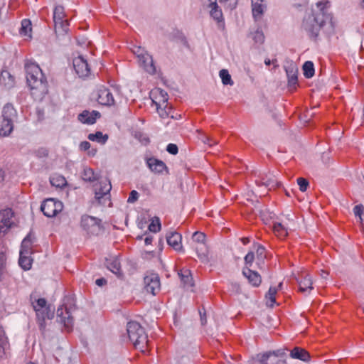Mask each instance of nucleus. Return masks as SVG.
Segmentation results:
<instances>
[{"label": "nucleus", "instance_id": "obj_40", "mask_svg": "<svg viewBox=\"0 0 364 364\" xmlns=\"http://www.w3.org/2000/svg\"><path fill=\"white\" fill-rule=\"evenodd\" d=\"M82 178L85 181L92 182L96 180L95 174L90 168H85L82 173Z\"/></svg>", "mask_w": 364, "mask_h": 364}, {"label": "nucleus", "instance_id": "obj_15", "mask_svg": "<svg viewBox=\"0 0 364 364\" xmlns=\"http://www.w3.org/2000/svg\"><path fill=\"white\" fill-rule=\"evenodd\" d=\"M252 14L255 21H260L267 10L264 0H252Z\"/></svg>", "mask_w": 364, "mask_h": 364}, {"label": "nucleus", "instance_id": "obj_26", "mask_svg": "<svg viewBox=\"0 0 364 364\" xmlns=\"http://www.w3.org/2000/svg\"><path fill=\"white\" fill-rule=\"evenodd\" d=\"M210 16L213 17L214 20H215L218 23L219 26H223V13L220 9H219L218 6L216 2H212L210 4Z\"/></svg>", "mask_w": 364, "mask_h": 364}, {"label": "nucleus", "instance_id": "obj_36", "mask_svg": "<svg viewBox=\"0 0 364 364\" xmlns=\"http://www.w3.org/2000/svg\"><path fill=\"white\" fill-rule=\"evenodd\" d=\"M88 139L92 141H97L101 144H105L108 140V135L103 134L101 132L89 134Z\"/></svg>", "mask_w": 364, "mask_h": 364}, {"label": "nucleus", "instance_id": "obj_42", "mask_svg": "<svg viewBox=\"0 0 364 364\" xmlns=\"http://www.w3.org/2000/svg\"><path fill=\"white\" fill-rule=\"evenodd\" d=\"M220 77L224 85H233L231 76L227 70L223 69L220 71Z\"/></svg>", "mask_w": 364, "mask_h": 364}, {"label": "nucleus", "instance_id": "obj_43", "mask_svg": "<svg viewBox=\"0 0 364 364\" xmlns=\"http://www.w3.org/2000/svg\"><path fill=\"white\" fill-rule=\"evenodd\" d=\"M192 240L195 245H199L200 243H205V235L201 232H195L193 234Z\"/></svg>", "mask_w": 364, "mask_h": 364}, {"label": "nucleus", "instance_id": "obj_7", "mask_svg": "<svg viewBox=\"0 0 364 364\" xmlns=\"http://www.w3.org/2000/svg\"><path fill=\"white\" fill-rule=\"evenodd\" d=\"M64 8L61 6L55 7L53 11V21L55 23V31L60 34L66 33L68 31L69 23L65 18Z\"/></svg>", "mask_w": 364, "mask_h": 364}, {"label": "nucleus", "instance_id": "obj_55", "mask_svg": "<svg viewBox=\"0 0 364 364\" xmlns=\"http://www.w3.org/2000/svg\"><path fill=\"white\" fill-rule=\"evenodd\" d=\"M95 283H96V284L97 286L102 287V286L105 285L107 283V281L104 278H100V279H97L95 281Z\"/></svg>", "mask_w": 364, "mask_h": 364}, {"label": "nucleus", "instance_id": "obj_52", "mask_svg": "<svg viewBox=\"0 0 364 364\" xmlns=\"http://www.w3.org/2000/svg\"><path fill=\"white\" fill-rule=\"evenodd\" d=\"M291 73H292V74L291 75L289 74H288L289 83L291 85H294L297 82V75H296L295 73H293L292 71Z\"/></svg>", "mask_w": 364, "mask_h": 364}, {"label": "nucleus", "instance_id": "obj_53", "mask_svg": "<svg viewBox=\"0 0 364 364\" xmlns=\"http://www.w3.org/2000/svg\"><path fill=\"white\" fill-rule=\"evenodd\" d=\"M202 140L204 144H207L210 146H212L213 145L218 144V141L216 140H213L209 136H205Z\"/></svg>", "mask_w": 364, "mask_h": 364}, {"label": "nucleus", "instance_id": "obj_1", "mask_svg": "<svg viewBox=\"0 0 364 364\" xmlns=\"http://www.w3.org/2000/svg\"><path fill=\"white\" fill-rule=\"evenodd\" d=\"M26 77L31 94L36 100H41L48 92V82L41 68L31 60L25 63Z\"/></svg>", "mask_w": 364, "mask_h": 364}, {"label": "nucleus", "instance_id": "obj_41", "mask_svg": "<svg viewBox=\"0 0 364 364\" xmlns=\"http://www.w3.org/2000/svg\"><path fill=\"white\" fill-rule=\"evenodd\" d=\"M149 230L152 232H158L160 231L161 223L158 217H154L151 219V223L149 225Z\"/></svg>", "mask_w": 364, "mask_h": 364}, {"label": "nucleus", "instance_id": "obj_14", "mask_svg": "<svg viewBox=\"0 0 364 364\" xmlns=\"http://www.w3.org/2000/svg\"><path fill=\"white\" fill-rule=\"evenodd\" d=\"M112 189V185L108 179H104L99 183V187L95 188V198L100 203H102V199H109V192Z\"/></svg>", "mask_w": 364, "mask_h": 364}, {"label": "nucleus", "instance_id": "obj_48", "mask_svg": "<svg viewBox=\"0 0 364 364\" xmlns=\"http://www.w3.org/2000/svg\"><path fill=\"white\" fill-rule=\"evenodd\" d=\"M7 343V338L5 336L4 331L0 328V347L4 348Z\"/></svg>", "mask_w": 364, "mask_h": 364}, {"label": "nucleus", "instance_id": "obj_51", "mask_svg": "<svg viewBox=\"0 0 364 364\" xmlns=\"http://www.w3.org/2000/svg\"><path fill=\"white\" fill-rule=\"evenodd\" d=\"M166 151L171 154L178 153V146L174 144H169L166 147Z\"/></svg>", "mask_w": 364, "mask_h": 364}, {"label": "nucleus", "instance_id": "obj_19", "mask_svg": "<svg viewBox=\"0 0 364 364\" xmlns=\"http://www.w3.org/2000/svg\"><path fill=\"white\" fill-rule=\"evenodd\" d=\"M272 231L275 236L281 240H283L286 238L289 234V228L287 224L274 222L272 225Z\"/></svg>", "mask_w": 364, "mask_h": 364}, {"label": "nucleus", "instance_id": "obj_18", "mask_svg": "<svg viewBox=\"0 0 364 364\" xmlns=\"http://www.w3.org/2000/svg\"><path fill=\"white\" fill-rule=\"evenodd\" d=\"M181 240V234L176 232H171L166 237L167 243L176 251L182 250Z\"/></svg>", "mask_w": 364, "mask_h": 364}, {"label": "nucleus", "instance_id": "obj_12", "mask_svg": "<svg viewBox=\"0 0 364 364\" xmlns=\"http://www.w3.org/2000/svg\"><path fill=\"white\" fill-rule=\"evenodd\" d=\"M73 67L76 73L80 77H87L90 73V68L87 61L81 55L73 59Z\"/></svg>", "mask_w": 364, "mask_h": 364}, {"label": "nucleus", "instance_id": "obj_34", "mask_svg": "<svg viewBox=\"0 0 364 364\" xmlns=\"http://www.w3.org/2000/svg\"><path fill=\"white\" fill-rule=\"evenodd\" d=\"M107 268L114 274H115L118 277H120L122 275L121 265L117 259H114L107 262Z\"/></svg>", "mask_w": 364, "mask_h": 364}, {"label": "nucleus", "instance_id": "obj_29", "mask_svg": "<svg viewBox=\"0 0 364 364\" xmlns=\"http://www.w3.org/2000/svg\"><path fill=\"white\" fill-rule=\"evenodd\" d=\"M259 360L262 364H278L279 362L278 355L274 352L263 354Z\"/></svg>", "mask_w": 364, "mask_h": 364}, {"label": "nucleus", "instance_id": "obj_4", "mask_svg": "<svg viewBox=\"0 0 364 364\" xmlns=\"http://www.w3.org/2000/svg\"><path fill=\"white\" fill-rule=\"evenodd\" d=\"M151 96L159 114L163 118L168 117L171 113V107L168 103L167 93L161 89L156 88L151 92Z\"/></svg>", "mask_w": 364, "mask_h": 364}, {"label": "nucleus", "instance_id": "obj_57", "mask_svg": "<svg viewBox=\"0 0 364 364\" xmlns=\"http://www.w3.org/2000/svg\"><path fill=\"white\" fill-rule=\"evenodd\" d=\"M153 241V237L152 236H148L145 238L144 242L146 245H151Z\"/></svg>", "mask_w": 364, "mask_h": 364}, {"label": "nucleus", "instance_id": "obj_44", "mask_svg": "<svg viewBox=\"0 0 364 364\" xmlns=\"http://www.w3.org/2000/svg\"><path fill=\"white\" fill-rule=\"evenodd\" d=\"M354 214L359 218L360 222H364V207L361 205H355L353 208Z\"/></svg>", "mask_w": 364, "mask_h": 364}, {"label": "nucleus", "instance_id": "obj_63", "mask_svg": "<svg viewBox=\"0 0 364 364\" xmlns=\"http://www.w3.org/2000/svg\"><path fill=\"white\" fill-rule=\"evenodd\" d=\"M323 273H324V274H323V276H325V274H327V273H326V272H323Z\"/></svg>", "mask_w": 364, "mask_h": 364}, {"label": "nucleus", "instance_id": "obj_47", "mask_svg": "<svg viewBox=\"0 0 364 364\" xmlns=\"http://www.w3.org/2000/svg\"><path fill=\"white\" fill-rule=\"evenodd\" d=\"M297 183L299 186V190L302 192L306 191L309 186L308 181L304 178H297Z\"/></svg>", "mask_w": 364, "mask_h": 364}, {"label": "nucleus", "instance_id": "obj_45", "mask_svg": "<svg viewBox=\"0 0 364 364\" xmlns=\"http://www.w3.org/2000/svg\"><path fill=\"white\" fill-rule=\"evenodd\" d=\"M220 4H223L224 6L233 9L237 4V0H218Z\"/></svg>", "mask_w": 364, "mask_h": 364}, {"label": "nucleus", "instance_id": "obj_50", "mask_svg": "<svg viewBox=\"0 0 364 364\" xmlns=\"http://www.w3.org/2000/svg\"><path fill=\"white\" fill-rule=\"evenodd\" d=\"M255 259V255L252 252H248L245 257V262L247 264L251 265Z\"/></svg>", "mask_w": 364, "mask_h": 364}, {"label": "nucleus", "instance_id": "obj_17", "mask_svg": "<svg viewBox=\"0 0 364 364\" xmlns=\"http://www.w3.org/2000/svg\"><path fill=\"white\" fill-rule=\"evenodd\" d=\"M100 117V114L97 111L93 110L90 112L88 110H84L78 115L77 118L78 120L83 124H93Z\"/></svg>", "mask_w": 364, "mask_h": 364}, {"label": "nucleus", "instance_id": "obj_25", "mask_svg": "<svg viewBox=\"0 0 364 364\" xmlns=\"http://www.w3.org/2000/svg\"><path fill=\"white\" fill-rule=\"evenodd\" d=\"M290 356L294 359H299L302 361H308L310 359L309 352L300 347L294 348L290 352Z\"/></svg>", "mask_w": 364, "mask_h": 364}, {"label": "nucleus", "instance_id": "obj_11", "mask_svg": "<svg viewBox=\"0 0 364 364\" xmlns=\"http://www.w3.org/2000/svg\"><path fill=\"white\" fill-rule=\"evenodd\" d=\"M57 317L59 319V322L63 324L67 331L69 332L72 330L73 326V318L67 306L63 305L58 309Z\"/></svg>", "mask_w": 364, "mask_h": 364}, {"label": "nucleus", "instance_id": "obj_39", "mask_svg": "<svg viewBox=\"0 0 364 364\" xmlns=\"http://www.w3.org/2000/svg\"><path fill=\"white\" fill-rule=\"evenodd\" d=\"M304 75L306 78H311L314 75V66L311 61H306L303 65Z\"/></svg>", "mask_w": 364, "mask_h": 364}, {"label": "nucleus", "instance_id": "obj_49", "mask_svg": "<svg viewBox=\"0 0 364 364\" xmlns=\"http://www.w3.org/2000/svg\"><path fill=\"white\" fill-rule=\"evenodd\" d=\"M139 198V193L136 191H132L129 193V196L128 198L127 202L128 203H134L138 200Z\"/></svg>", "mask_w": 364, "mask_h": 364}, {"label": "nucleus", "instance_id": "obj_3", "mask_svg": "<svg viewBox=\"0 0 364 364\" xmlns=\"http://www.w3.org/2000/svg\"><path fill=\"white\" fill-rule=\"evenodd\" d=\"M127 331L130 341L136 349L142 353L148 350V336L144 328L139 323L136 321L128 322Z\"/></svg>", "mask_w": 364, "mask_h": 364}, {"label": "nucleus", "instance_id": "obj_54", "mask_svg": "<svg viewBox=\"0 0 364 364\" xmlns=\"http://www.w3.org/2000/svg\"><path fill=\"white\" fill-rule=\"evenodd\" d=\"M90 148V142L87 141H82L80 144V149L82 151H87Z\"/></svg>", "mask_w": 364, "mask_h": 364}, {"label": "nucleus", "instance_id": "obj_60", "mask_svg": "<svg viewBox=\"0 0 364 364\" xmlns=\"http://www.w3.org/2000/svg\"><path fill=\"white\" fill-rule=\"evenodd\" d=\"M5 259V255L3 253H0V261H4Z\"/></svg>", "mask_w": 364, "mask_h": 364}, {"label": "nucleus", "instance_id": "obj_31", "mask_svg": "<svg viewBox=\"0 0 364 364\" xmlns=\"http://www.w3.org/2000/svg\"><path fill=\"white\" fill-rule=\"evenodd\" d=\"M50 182L53 186L63 188L67 185V181L64 176L60 174H54L50 178Z\"/></svg>", "mask_w": 364, "mask_h": 364}, {"label": "nucleus", "instance_id": "obj_37", "mask_svg": "<svg viewBox=\"0 0 364 364\" xmlns=\"http://www.w3.org/2000/svg\"><path fill=\"white\" fill-rule=\"evenodd\" d=\"M20 253L26 255H31L32 253V241L29 235L26 237L21 246Z\"/></svg>", "mask_w": 364, "mask_h": 364}, {"label": "nucleus", "instance_id": "obj_21", "mask_svg": "<svg viewBox=\"0 0 364 364\" xmlns=\"http://www.w3.org/2000/svg\"><path fill=\"white\" fill-rule=\"evenodd\" d=\"M299 291L304 294H309L313 289V282L309 274L302 276L299 280Z\"/></svg>", "mask_w": 364, "mask_h": 364}, {"label": "nucleus", "instance_id": "obj_46", "mask_svg": "<svg viewBox=\"0 0 364 364\" xmlns=\"http://www.w3.org/2000/svg\"><path fill=\"white\" fill-rule=\"evenodd\" d=\"M253 40L255 43L262 44L264 41V36L261 31H256L253 34Z\"/></svg>", "mask_w": 364, "mask_h": 364}, {"label": "nucleus", "instance_id": "obj_61", "mask_svg": "<svg viewBox=\"0 0 364 364\" xmlns=\"http://www.w3.org/2000/svg\"><path fill=\"white\" fill-rule=\"evenodd\" d=\"M201 321H202V323L204 324L205 323V319H203V317L201 316Z\"/></svg>", "mask_w": 364, "mask_h": 364}, {"label": "nucleus", "instance_id": "obj_58", "mask_svg": "<svg viewBox=\"0 0 364 364\" xmlns=\"http://www.w3.org/2000/svg\"><path fill=\"white\" fill-rule=\"evenodd\" d=\"M241 240H242V242L244 245H247V243H249V242H250V240H249V238H248V237H242V238L241 239Z\"/></svg>", "mask_w": 364, "mask_h": 364}, {"label": "nucleus", "instance_id": "obj_56", "mask_svg": "<svg viewBox=\"0 0 364 364\" xmlns=\"http://www.w3.org/2000/svg\"><path fill=\"white\" fill-rule=\"evenodd\" d=\"M277 60H273L272 61L270 59L267 58L264 60V63L267 66L269 65L271 63H272L274 65V67H277L278 65L277 64Z\"/></svg>", "mask_w": 364, "mask_h": 364}, {"label": "nucleus", "instance_id": "obj_35", "mask_svg": "<svg viewBox=\"0 0 364 364\" xmlns=\"http://www.w3.org/2000/svg\"><path fill=\"white\" fill-rule=\"evenodd\" d=\"M32 261L31 255L20 253L18 264L24 270H29L31 268Z\"/></svg>", "mask_w": 364, "mask_h": 364}, {"label": "nucleus", "instance_id": "obj_20", "mask_svg": "<svg viewBox=\"0 0 364 364\" xmlns=\"http://www.w3.org/2000/svg\"><path fill=\"white\" fill-rule=\"evenodd\" d=\"M147 165L151 171L156 173H162L167 169V166L162 161L154 158H150L147 160Z\"/></svg>", "mask_w": 364, "mask_h": 364}, {"label": "nucleus", "instance_id": "obj_28", "mask_svg": "<svg viewBox=\"0 0 364 364\" xmlns=\"http://www.w3.org/2000/svg\"><path fill=\"white\" fill-rule=\"evenodd\" d=\"M15 115L16 110L11 105L7 104L3 107L1 117L4 121L8 120L13 122V118Z\"/></svg>", "mask_w": 364, "mask_h": 364}, {"label": "nucleus", "instance_id": "obj_23", "mask_svg": "<svg viewBox=\"0 0 364 364\" xmlns=\"http://www.w3.org/2000/svg\"><path fill=\"white\" fill-rule=\"evenodd\" d=\"M0 84L6 89H10L14 86V77L7 70H3L0 74Z\"/></svg>", "mask_w": 364, "mask_h": 364}, {"label": "nucleus", "instance_id": "obj_64", "mask_svg": "<svg viewBox=\"0 0 364 364\" xmlns=\"http://www.w3.org/2000/svg\"><path fill=\"white\" fill-rule=\"evenodd\" d=\"M363 2L364 3V0H363Z\"/></svg>", "mask_w": 364, "mask_h": 364}, {"label": "nucleus", "instance_id": "obj_24", "mask_svg": "<svg viewBox=\"0 0 364 364\" xmlns=\"http://www.w3.org/2000/svg\"><path fill=\"white\" fill-rule=\"evenodd\" d=\"M178 274L181 279V282L185 287H191L194 285L193 279L190 269L187 268H182L180 269Z\"/></svg>", "mask_w": 364, "mask_h": 364}, {"label": "nucleus", "instance_id": "obj_13", "mask_svg": "<svg viewBox=\"0 0 364 364\" xmlns=\"http://www.w3.org/2000/svg\"><path fill=\"white\" fill-rule=\"evenodd\" d=\"M97 101L105 106H111L114 104V97L110 90L104 87H100L97 90Z\"/></svg>", "mask_w": 364, "mask_h": 364}, {"label": "nucleus", "instance_id": "obj_5", "mask_svg": "<svg viewBox=\"0 0 364 364\" xmlns=\"http://www.w3.org/2000/svg\"><path fill=\"white\" fill-rule=\"evenodd\" d=\"M33 309L36 313L37 318L41 328H44L46 319H51L53 317V310L50 306H47V301L43 298L36 299L32 302Z\"/></svg>", "mask_w": 364, "mask_h": 364}, {"label": "nucleus", "instance_id": "obj_8", "mask_svg": "<svg viewBox=\"0 0 364 364\" xmlns=\"http://www.w3.org/2000/svg\"><path fill=\"white\" fill-rule=\"evenodd\" d=\"M63 208V205L62 202L53 198L46 199L41 206V211L48 218L55 216L58 213L62 211Z\"/></svg>", "mask_w": 364, "mask_h": 364}, {"label": "nucleus", "instance_id": "obj_22", "mask_svg": "<svg viewBox=\"0 0 364 364\" xmlns=\"http://www.w3.org/2000/svg\"><path fill=\"white\" fill-rule=\"evenodd\" d=\"M242 273L252 286L258 287L261 284V276L257 272L252 271L250 269H244Z\"/></svg>", "mask_w": 364, "mask_h": 364}, {"label": "nucleus", "instance_id": "obj_16", "mask_svg": "<svg viewBox=\"0 0 364 364\" xmlns=\"http://www.w3.org/2000/svg\"><path fill=\"white\" fill-rule=\"evenodd\" d=\"M140 48H138L137 53H139ZM139 62L144 69L150 74L156 73V68L154 64L152 57L148 53H138Z\"/></svg>", "mask_w": 364, "mask_h": 364}, {"label": "nucleus", "instance_id": "obj_6", "mask_svg": "<svg viewBox=\"0 0 364 364\" xmlns=\"http://www.w3.org/2000/svg\"><path fill=\"white\" fill-rule=\"evenodd\" d=\"M80 226L90 235H97L102 230L101 220L87 215L82 216Z\"/></svg>", "mask_w": 364, "mask_h": 364}, {"label": "nucleus", "instance_id": "obj_2", "mask_svg": "<svg viewBox=\"0 0 364 364\" xmlns=\"http://www.w3.org/2000/svg\"><path fill=\"white\" fill-rule=\"evenodd\" d=\"M329 6V1H321L316 4V10H313L311 14L304 18L302 28L311 38H316L326 21L330 19L328 13Z\"/></svg>", "mask_w": 364, "mask_h": 364}, {"label": "nucleus", "instance_id": "obj_10", "mask_svg": "<svg viewBox=\"0 0 364 364\" xmlns=\"http://www.w3.org/2000/svg\"><path fill=\"white\" fill-rule=\"evenodd\" d=\"M14 213L11 209L0 211V235H4L14 225Z\"/></svg>", "mask_w": 364, "mask_h": 364}, {"label": "nucleus", "instance_id": "obj_9", "mask_svg": "<svg viewBox=\"0 0 364 364\" xmlns=\"http://www.w3.org/2000/svg\"><path fill=\"white\" fill-rule=\"evenodd\" d=\"M144 289L147 293L156 295L160 290V279L157 274L149 273L144 278Z\"/></svg>", "mask_w": 364, "mask_h": 364}, {"label": "nucleus", "instance_id": "obj_62", "mask_svg": "<svg viewBox=\"0 0 364 364\" xmlns=\"http://www.w3.org/2000/svg\"><path fill=\"white\" fill-rule=\"evenodd\" d=\"M323 273H324V274H323V276H325V274H327V273H326V272H323Z\"/></svg>", "mask_w": 364, "mask_h": 364}, {"label": "nucleus", "instance_id": "obj_32", "mask_svg": "<svg viewBox=\"0 0 364 364\" xmlns=\"http://www.w3.org/2000/svg\"><path fill=\"white\" fill-rule=\"evenodd\" d=\"M194 249L200 260L205 261L208 259V247L205 243L194 245Z\"/></svg>", "mask_w": 364, "mask_h": 364}, {"label": "nucleus", "instance_id": "obj_27", "mask_svg": "<svg viewBox=\"0 0 364 364\" xmlns=\"http://www.w3.org/2000/svg\"><path fill=\"white\" fill-rule=\"evenodd\" d=\"M282 286V283L280 282L277 287H271L269 289L267 294L265 296L267 305L272 307L276 303V294L279 289H280Z\"/></svg>", "mask_w": 364, "mask_h": 364}, {"label": "nucleus", "instance_id": "obj_38", "mask_svg": "<svg viewBox=\"0 0 364 364\" xmlns=\"http://www.w3.org/2000/svg\"><path fill=\"white\" fill-rule=\"evenodd\" d=\"M32 31L31 23L28 19H23L21 22V28L20 33L21 35L25 36L31 37V33Z\"/></svg>", "mask_w": 364, "mask_h": 364}, {"label": "nucleus", "instance_id": "obj_33", "mask_svg": "<svg viewBox=\"0 0 364 364\" xmlns=\"http://www.w3.org/2000/svg\"><path fill=\"white\" fill-rule=\"evenodd\" d=\"M13 128V122L1 119V121H0V136H9L11 133Z\"/></svg>", "mask_w": 364, "mask_h": 364}, {"label": "nucleus", "instance_id": "obj_59", "mask_svg": "<svg viewBox=\"0 0 364 364\" xmlns=\"http://www.w3.org/2000/svg\"><path fill=\"white\" fill-rule=\"evenodd\" d=\"M264 251V249L262 247H259L257 249V252L259 254H262Z\"/></svg>", "mask_w": 364, "mask_h": 364}, {"label": "nucleus", "instance_id": "obj_30", "mask_svg": "<svg viewBox=\"0 0 364 364\" xmlns=\"http://www.w3.org/2000/svg\"><path fill=\"white\" fill-rule=\"evenodd\" d=\"M255 183L258 186H264L268 189H271L276 186L277 182L272 176H267L265 178L256 180Z\"/></svg>", "mask_w": 364, "mask_h": 364}]
</instances>
